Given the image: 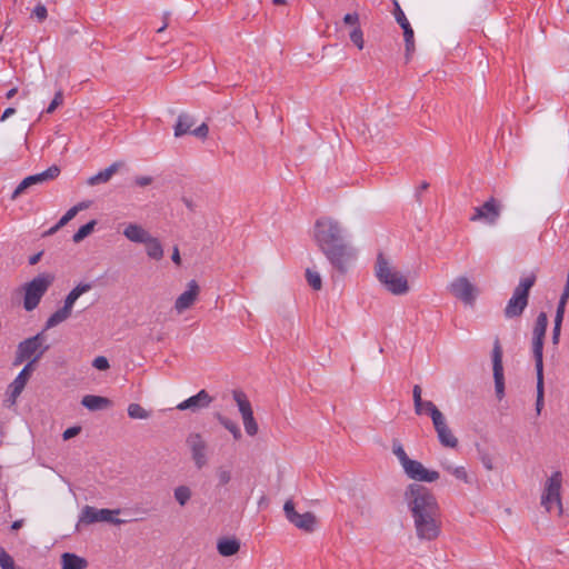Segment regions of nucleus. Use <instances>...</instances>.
Segmentation results:
<instances>
[{
    "instance_id": "nucleus-49",
    "label": "nucleus",
    "mask_w": 569,
    "mask_h": 569,
    "mask_svg": "<svg viewBox=\"0 0 569 569\" xmlns=\"http://www.w3.org/2000/svg\"><path fill=\"white\" fill-rule=\"evenodd\" d=\"M92 366L101 371L107 370L110 367L108 359L103 356L96 357L93 359Z\"/></svg>"
},
{
    "instance_id": "nucleus-4",
    "label": "nucleus",
    "mask_w": 569,
    "mask_h": 569,
    "mask_svg": "<svg viewBox=\"0 0 569 569\" xmlns=\"http://www.w3.org/2000/svg\"><path fill=\"white\" fill-rule=\"evenodd\" d=\"M536 282V276L522 278L515 288L511 298L503 309L506 319L520 318L529 303V291Z\"/></svg>"
},
{
    "instance_id": "nucleus-46",
    "label": "nucleus",
    "mask_w": 569,
    "mask_h": 569,
    "mask_svg": "<svg viewBox=\"0 0 569 569\" xmlns=\"http://www.w3.org/2000/svg\"><path fill=\"white\" fill-rule=\"evenodd\" d=\"M0 567L2 569H16L12 557L0 547Z\"/></svg>"
},
{
    "instance_id": "nucleus-52",
    "label": "nucleus",
    "mask_w": 569,
    "mask_h": 569,
    "mask_svg": "<svg viewBox=\"0 0 569 569\" xmlns=\"http://www.w3.org/2000/svg\"><path fill=\"white\" fill-rule=\"evenodd\" d=\"M77 213V208L73 206L60 218V226H66L71 219L76 217Z\"/></svg>"
},
{
    "instance_id": "nucleus-1",
    "label": "nucleus",
    "mask_w": 569,
    "mask_h": 569,
    "mask_svg": "<svg viewBox=\"0 0 569 569\" xmlns=\"http://www.w3.org/2000/svg\"><path fill=\"white\" fill-rule=\"evenodd\" d=\"M315 240L332 268L342 274L349 270L357 253L337 220L327 217L318 219L315 223Z\"/></svg>"
},
{
    "instance_id": "nucleus-48",
    "label": "nucleus",
    "mask_w": 569,
    "mask_h": 569,
    "mask_svg": "<svg viewBox=\"0 0 569 569\" xmlns=\"http://www.w3.org/2000/svg\"><path fill=\"white\" fill-rule=\"evenodd\" d=\"M32 16H34L40 22L44 21L48 17V10L46 6L38 3L32 11Z\"/></svg>"
},
{
    "instance_id": "nucleus-36",
    "label": "nucleus",
    "mask_w": 569,
    "mask_h": 569,
    "mask_svg": "<svg viewBox=\"0 0 569 569\" xmlns=\"http://www.w3.org/2000/svg\"><path fill=\"white\" fill-rule=\"evenodd\" d=\"M216 417H217L218 421H219V422H220V423H221V425H222L227 430H229V431L232 433V436H233V438H234L236 440H239V439L241 438V430H240L239 426H238L234 421H232V420L228 419L227 417H224V416H222V415H220V413H217V416H216Z\"/></svg>"
},
{
    "instance_id": "nucleus-24",
    "label": "nucleus",
    "mask_w": 569,
    "mask_h": 569,
    "mask_svg": "<svg viewBox=\"0 0 569 569\" xmlns=\"http://www.w3.org/2000/svg\"><path fill=\"white\" fill-rule=\"evenodd\" d=\"M123 234L132 242L143 243L149 240L150 233L144 230L141 226L136 223H130L123 230Z\"/></svg>"
},
{
    "instance_id": "nucleus-57",
    "label": "nucleus",
    "mask_w": 569,
    "mask_h": 569,
    "mask_svg": "<svg viewBox=\"0 0 569 569\" xmlns=\"http://www.w3.org/2000/svg\"><path fill=\"white\" fill-rule=\"evenodd\" d=\"M14 113H16V109H14V108H12V107H9V108H7V109L3 111V113H2V116H1V118H0V120H1V121H4V120H7L9 117L13 116Z\"/></svg>"
},
{
    "instance_id": "nucleus-42",
    "label": "nucleus",
    "mask_w": 569,
    "mask_h": 569,
    "mask_svg": "<svg viewBox=\"0 0 569 569\" xmlns=\"http://www.w3.org/2000/svg\"><path fill=\"white\" fill-rule=\"evenodd\" d=\"M392 452L399 459L402 467L410 460L402 445L398 440H395L392 443Z\"/></svg>"
},
{
    "instance_id": "nucleus-62",
    "label": "nucleus",
    "mask_w": 569,
    "mask_h": 569,
    "mask_svg": "<svg viewBox=\"0 0 569 569\" xmlns=\"http://www.w3.org/2000/svg\"><path fill=\"white\" fill-rule=\"evenodd\" d=\"M566 306L567 305H565V303L558 302L556 315L565 316Z\"/></svg>"
},
{
    "instance_id": "nucleus-55",
    "label": "nucleus",
    "mask_w": 569,
    "mask_h": 569,
    "mask_svg": "<svg viewBox=\"0 0 569 569\" xmlns=\"http://www.w3.org/2000/svg\"><path fill=\"white\" fill-rule=\"evenodd\" d=\"M134 182L139 187H147V186H149L152 182V178L151 177H147V176H144V177H137Z\"/></svg>"
},
{
    "instance_id": "nucleus-64",
    "label": "nucleus",
    "mask_w": 569,
    "mask_h": 569,
    "mask_svg": "<svg viewBox=\"0 0 569 569\" xmlns=\"http://www.w3.org/2000/svg\"><path fill=\"white\" fill-rule=\"evenodd\" d=\"M18 92V88L17 87H13L11 88L7 93H6V98L7 99H12Z\"/></svg>"
},
{
    "instance_id": "nucleus-38",
    "label": "nucleus",
    "mask_w": 569,
    "mask_h": 569,
    "mask_svg": "<svg viewBox=\"0 0 569 569\" xmlns=\"http://www.w3.org/2000/svg\"><path fill=\"white\" fill-rule=\"evenodd\" d=\"M174 499L180 506H184L191 498V490L188 486H179L174 489Z\"/></svg>"
},
{
    "instance_id": "nucleus-63",
    "label": "nucleus",
    "mask_w": 569,
    "mask_h": 569,
    "mask_svg": "<svg viewBox=\"0 0 569 569\" xmlns=\"http://www.w3.org/2000/svg\"><path fill=\"white\" fill-rule=\"evenodd\" d=\"M41 254H42V253H41V252H39V253H36V254L31 256V257L29 258V263H30L31 266H33V264H36V263H38V261L40 260Z\"/></svg>"
},
{
    "instance_id": "nucleus-15",
    "label": "nucleus",
    "mask_w": 569,
    "mask_h": 569,
    "mask_svg": "<svg viewBox=\"0 0 569 569\" xmlns=\"http://www.w3.org/2000/svg\"><path fill=\"white\" fill-rule=\"evenodd\" d=\"M191 451L192 460L198 469H202L208 463L207 442L198 432H192L186 440Z\"/></svg>"
},
{
    "instance_id": "nucleus-14",
    "label": "nucleus",
    "mask_w": 569,
    "mask_h": 569,
    "mask_svg": "<svg viewBox=\"0 0 569 569\" xmlns=\"http://www.w3.org/2000/svg\"><path fill=\"white\" fill-rule=\"evenodd\" d=\"M492 369L495 379L496 395L499 400L505 396V378H503V366H502V348L499 339L496 338L492 349Z\"/></svg>"
},
{
    "instance_id": "nucleus-34",
    "label": "nucleus",
    "mask_w": 569,
    "mask_h": 569,
    "mask_svg": "<svg viewBox=\"0 0 569 569\" xmlns=\"http://www.w3.org/2000/svg\"><path fill=\"white\" fill-rule=\"evenodd\" d=\"M441 467L458 480L463 481L465 483H471V478L469 477L465 467H453L449 462H441Z\"/></svg>"
},
{
    "instance_id": "nucleus-28",
    "label": "nucleus",
    "mask_w": 569,
    "mask_h": 569,
    "mask_svg": "<svg viewBox=\"0 0 569 569\" xmlns=\"http://www.w3.org/2000/svg\"><path fill=\"white\" fill-rule=\"evenodd\" d=\"M194 124V120L192 116L188 113H181L178 117L177 123L174 126V137H181L187 133H191V127Z\"/></svg>"
},
{
    "instance_id": "nucleus-17",
    "label": "nucleus",
    "mask_w": 569,
    "mask_h": 569,
    "mask_svg": "<svg viewBox=\"0 0 569 569\" xmlns=\"http://www.w3.org/2000/svg\"><path fill=\"white\" fill-rule=\"evenodd\" d=\"M501 213L500 202L491 197L481 207L475 208V213L471 216V221L483 220L488 224H495Z\"/></svg>"
},
{
    "instance_id": "nucleus-61",
    "label": "nucleus",
    "mask_w": 569,
    "mask_h": 569,
    "mask_svg": "<svg viewBox=\"0 0 569 569\" xmlns=\"http://www.w3.org/2000/svg\"><path fill=\"white\" fill-rule=\"evenodd\" d=\"M89 206H90L89 201H81L78 204H76L74 208H77V211L79 212L81 210L89 208Z\"/></svg>"
},
{
    "instance_id": "nucleus-22",
    "label": "nucleus",
    "mask_w": 569,
    "mask_h": 569,
    "mask_svg": "<svg viewBox=\"0 0 569 569\" xmlns=\"http://www.w3.org/2000/svg\"><path fill=\"white\" fill-rule=\"evenodd\" d=\"M111 403L112 402L110 399L94 395H87L81 400V405L90 411L107 409L111 406Z\"/></svg>"
},
{
    "instance_id": "nucleus-7",
    "label": "nucleus",
    "mask_w": 569,
    "mask_h": 569,
    "mask_svg": "<svg viewBox=\"0 0 569 569\" xmlns=\"http://www.w3.org/2000/svg\"><path fill=\"white\" fill-rule=\"evenodd\" d=\"M562 475L560 471H555L546 481L545 489L541 496V505L545 507L547 512L552 510V506L556 505L558 513H562L561 503V490Z\"/></svg>"
},
{
    "instance_id": "nucleus-20",
    "label": "nucleus",
    "mask_w": 569,
    "mask_h": 569,
    "mask_svg": "<svg viewBox=\"0 0 569 569\" xmlns=\"http://www.w3.org/2000/svg\"><path fill=\"white\" fill-rule=\"evenodd\" d=\"M200 292V287L196 280H190L187 284V290L182 292L174 302V309L178 313H182L191 308L196 302Z\"/></svg>"
},
{
    "instance_id": "nucleus-29",
    "label": "nucleus",
    "mask_w": 569,
    "mask_h": 569,
    "mask_svg": "<svg viewBox=\"0 0 569 569\" xmlns=\"http://www.w3.org/2000/svg\"><path fill=\"white\" fill-rule=\"evenodd\" d=\"M92 286L91 283H79L76 286L66 297L63 306L68 307L72 310V307L77 299L84 292H88L91 290Z\"/></svg>"
},
{
    "instance_id": "nucleus-25",
    "label": "nucleus",
    "mask_w": 569,
    "mask_h": 569,
    "mask_svg": "<svg viewBox=\"0 0 569 569\" xmlns=\"http://www.w3.org/2000/svg\"><path fill=\"white\" fill-rule=\"evenodd\" d=\"M217 550L222 557H231L240 550V541L237 538L219 539Z\"/></svg>"
},
{
    "instance_id": "nucleus-6",
    "label": "nucleus",
    "mask_w": 569,
    "mask_h": 569,
    "mask_svg": "<svg viewBox=\"0 0 569 569\" xmlns=\"http://www.w3.org/2000/svg\"><path fill=\"white\" fill-rule=\"evenodd\" d=\"M417 537L420 540H435L441 530L440 511L412 517Z\"/></svg>"
},
{
    "instance_id": "nucleus-12",
    "label": "nucleus",
    "mask_w": 569,
    "mask_h": 569,
    "mask_svg": "<svg viewBox=\"0 0 569 569\" xmlns=\"http://www.w3.org/2000/svg\"><path fill=\"white\" fill-rule=\"evenodd\" d=\"M59 174H60V168L58 166L53 164L40 173H36V174L26 177L12 192L11 199L16 200L20 194H22L30 187L53 180Z\"/></svg>"
},
{
    "instance_id": "nucleus-10",
    "label": "nucleus",
    "mask_w": 569,
    "mask_h": 569,
    "mask_svg": "<svg viewBox=\"0 0 569 569\" xmlns=\"http://www.w3.org/2000/svg\"><path fill=\"white\" fill-rule=\"evenodd\" d=\"M44 339H46L44 333H43V331H41V332L37 333L36 336L21 341L18 345L13 365L18 366V365L22 363L23 361H26V360L30 361L33 357H36V355L44 348V346H46V345H43Z\"/></svg>"
},
{
    "instance_id": "nucleus-31",
    "label": "nucleus",
    "mask_w": 569,
    "mask_h": 569,
    "mask_svg": "<svg viewBox=\"0 0 569 569\" xmlns=\"http://www.w3.org/2000/svg\"><path fill=\"white\" fill-rule=\"evenodd\" d=\"M233 400L236 401L239 411L242 417L248 416L249 413L253 412L251 408V403L248 400V397L246 393L241 390H233L232 391Z\"/></svg>"
},
{
    "instance_id": "nucleus-43",
    "label": "nucleus",
    "mask_w": 569,
    "mask_h": 569,
    "mask_svg": "<svg viewBox=\"0 0 569 569\" xmlns=\"http://www.w3.org/2000/svg\"><path fill=\"white\" fill-rule=\"evenodd\" d=\"M393 6H395L393 16L396 18V21L399 23V26L401 28L409 26L410 23L397 0H393Z\"/></svg>"
},
{
    "instance_id": "nucleus-5",
    "label": "nucleus",
    "mask_w": 569,
    "mask_h": 569,
    "mask_svg": "<svg viewBox=\"0 0 569 569\" xmlns=\"http://www.w3.org/2000/svg\"><path fill=\"white\" fill-rule=\"evenodd\" d=\"M53 279L52 274L41 273L24 284L23 308L27 311H32L38 307Z\"/></svg>"
},
{
    "instance_id": "nucleus-41",
    "label": "nucleus",
    "mask_w": 569,
    "mask_h": 569,
    "mask_svg": "<svg viewBox=\"0 0 569 569\" xmlns=\"http://www.w3.org/2000/svg\"><path fill=\"white\" fill-rule=\"evenodd\" d=\"M243 425L246 432L249 436H256L258 432V423L256 422L253 418V412L249 413L248 416L242 417Z\"/></svg>"
},
{
    "instance_id": "nucleus-30",
    "label": "nucleus",
    "mask_w": 569,
    "mask_h": 569,
    "mask_svg": "<svg viewBox=\"0 0 569 569\" xmlns=\"http://www.w3.org/2000/svg\"><path fill=\"white\" fill-rule=\"evenodd\" d=\"M71 309L63 306L62 308L58 309L56 312H53L46 322V329L53 328L58 326L59 323L63 322L71 316Z\"/></svg>"
},
{
    "instance_id": "nucleus-32",
    "label": "nucleus",
    "mask_w": 569,
    "mask_h": 569,
    "mask_svg": "<svg viewBox=\"0 0 569 569\" xmlns=\"http://www.w3.org/2000/svg\"><path fill=\"white\" fill-rule=\"evenodd\" d=\"M537 371V400H536V411L540 415L541 409L543 407V396H545V387H543V367H536Z\"/></svg>"
},
{
    "instance_id": "nucleus-13",
    "label": "nucleus",
    "mask_w": 569,
    "mask_h": 569,
    "mask_svg": "<svg viewBox=\"0 0 569 569\" xmlns=\"http://www.w3.org/2000/svg\"><path fill=\"white\" fill-rule=\"evenodd\" d=\"M50 346H44V348L36 355L19 372V375L16 377V379L10 383L9 390H10V397L12 398V402L16 401V398L20 396L22 390L24 389L31 372L33 371V366L36 362H38L43 353L48 351Z\"/></svg>"
},
{
    "instance_id": "nucleus-35",
    "label": "nucleus",
    "mask_w": 569,
    "mask_h": 569,
    "mask_svg": "<svg viewBox=\"0 0 569 569\" xmlns=\"http://www.w3.org/2000/svg\"><path fill=\"white\" fill-rule=\"evenodd\" d=\"M97 224V220H90L86 224L81 226L78 231L73 234L72 240L76 243L81 242L84 238L90 236Z\"/></svg>"
},
{
    "instance_id": "nucleus-16",
    "label": "nucleus",
    "mask_w": 569,
    "mask_h": 569,
    "mask_svg": "<svg viewBox=\"0 0 569 569\" xmlns=\"http://www.w3.org/2000/svg\"><path fill=\"white\" fill-rule=\"evenodd\" d=\"M113 513H119V510L96 509L94 507L86 506L82 509L80 521L84 523L106 521L113 525H121L124 522L122 519L113 518Z\"/></svg>"
},
{
    "instance_id": "nucleus-44",
    "label": "nucleus",
    "mask_w": 569,
    "mask_h": 569,
    "mask_svg": "<svg viewBox=\"0 0 569 569\" xmlns=\"http://www.w3.org/2000/svg\"><path fill=\"white\" fill-rule=\"evenodd\" d=\"M216 476L218 479V486L220 487L228 485L231 480V471L224 467L217 468Z\"/></svg>"
},
{
    "instance_id": "nucleus-27",
    "label": "nucleus",
    "mask_w": 569,
    "mask_h": 569,
    "mask_svg": "<svg viewBox=\"0 0 569 569\" xmlns=\"http://www.w3.org/2000/svg\"><path fill=\"white\" fill-rule=\"evenodd\" d=\"M62 569H86L88 567V561L70 552H64L61 556Z\"/></svg>"
},
{
    "instance_id": "nucleus-21",
    "label": "nucleus",
    "mask_w": 569,
    "mask_h": 569,
    "mask_svg": "<svg viewBox=\"0 0 569 569\" xmlns=\"http://www.w3.org/2000/svg\"><path fill=\"white\" fill-rule=\"evenodd\" d=\"M212 402V397L204 390H200L197 395L186 399L177 406L178 410H191L192 412L208 408Z\"/></svg>"
},
{
    "instance_id": "nucleus-45",
    "label": "nucleus",
    "mask_w": 569,
    "mask_h": 569,
    "mask_svg": "<svg viewBox=\"0 0 569 569\" xmlns=\"http://www.w3.org/2000/svg\"><path fill=\"white\" fill-rule=\"evenodd\" d=\"M350 40L359 50L363 49V33L360 27L353 28V30L350 32Z\"/></svg>"
},
{
    "instance_id": "nucleus-60",
    "label": "nucleus",
    "mask_w": 569,
    "mask_h": 569,
    "mask_svg": "<svg viewBox=\"0 0 569 569\" xmlns=\"http://www.w3.org/2000/svg\"><path fill=\"white\" fill-rule=\"evenodd\" d=\"M63 226H60V221L57 222V224H54L53 227H51L44 234L46 236H51L53 233H56L60 228H62Z\"/></svg>"
},
{
    "instance_id": "nucleus-47",
    "label": "nucleus",
    "mask_w": 569,
    "mask_h": 569,
    "mask_svg": "<svg viewBox=\"0 0 569 569\" xmlns=\"http://www.w3.org/2000/svg\"><path fill=\"white\" fill-rule=\"evenodd\" d=\"M62 102H63V93L61 90H59L54 93V97H53L52 101L50 102V104L48 106L46 112L52 113L60 104H62Z\"/></svg>"
},
{
    "instance_id": "nucleus-8",
    "label": "nucleus",
    "mask_w": 569,
    "mask_h": 569,
    "mask_svg": "<svg viewBox=\"0 0 569 569\" xmlns=\"http://www.w3.org/2000/svg\"><path fill=\"white\" fill-rule=\"evenodd\" d=\"M428 406L431 411L432 425L441 446L451 449L457 448L459 443L458 438L452 433L451 429L449 428L443 413L438 409L436 405Z\"/></svg>"
},
{
    "instance_id": "nucleus-9",
    "label": "nucleus",
    "mask_w": 569,
    "mask_h": 569,
    "mask_svg": "<svg viewBox=\"0 0 569 569\" xmlns=\"http://www.w3.org/2000/svg\"><path fill=\"white\" fill-rule=\"evenodd\" d=\"M548 327L546 312H540L536 319L532 331V352L536 367H543V341Z\"/></svg>"
},
{
    "instance_id": "nucleus-54",
    "label": "nucleus",
    "mask_w": 569,
    "mask_h": 569,
    "mask_svg": "<svg viewBox=\"0 0 569 569\" xmlns=\"http://www.w3.org/2000/svg\"><path fill=\"white\" fill-rule=\"evenodd\" d=\"M568 299H569V271L567 274V281H566L565 288L562 290V293L560 296L559 302L567 305Z\"/></svg>"
},
{
    "instance_id": "nucleus-53",
    "label": "nucleus",
    "mask_w": 569,
    "mask_h": 569,
    "mask_svg": "<svg viewBox=\"0 0 569 569\" xmlns=\"http://www.w3.org/2000/svg\"><path fill=\"white\" fill-rule=\"evenodd\" d=\"M80 431H81V427H79V426H73V427L66 429L62 435L63 440H69L71 438L78 436L80 433Z\"/></svg>"
},
{
    "instance_id": "nucleus-3",
    "label": "nucleus",
    "mask_w": 569,
    "mask_h": 569,
    "mask_svg": "<svg viewBox=\"0 0 569 569\" xmlns=\"http://www.w3.org/2000/svg\"><path fill=\"white\" fill-rule=\"evenodd\" d=\"M405 501L412 517L440 511L435 495L425 486L416 482L407 487Z\"/></svg>"
},
{
    "instance_id": "nucleus-58",
    "label": "nucleus",
    "mask_w": 569,
    "mask_h": 569,
    "mask_svg": "<svg viewBox=\"0 0 569 569\" xmlns=\"http://www.w3.org/2000/svg\"><path fill=\"white\" fill-rule=\"evenodd\" d=\"M171 259L178 266L181 263V257L178 247L173 248Z\"/></svg>"
},
{
    "instance_id": "nucleus-39",
    "label": "nucleus",
    "mask_w": 569,
    "mask_h": 569,
    "mask_svg": "<svg viewBox=\"0 0 569 569\" xmlns=\"http://www.w3.org/2000/svg\"><path fill=\"white\" fill-rule=\"evenodd\" d=\"M306 279H307L308 284L313 290H320L322 288V280H321L319 272H317L310 268H307L306 269Z\"/></svg>"
},
{
    "instance_id": "nucleus-59",
    "label": "nucleus",
    "mask_w": 569,
    "mask_h": 569,
    "mask_svg": "<svg viewBox=\"0 0 569 569\" xmlns=\"http://www.w3.org/2000/svg\"><path fill=\"white\" fill-rule=\"evenodd\" d=\"M481 461L486 469L491 470L493 468L491 458L489 456H483Z\"/></svg>"
},
{
    "instance_id": "nucleus-40",
    "label": "nucleus",
    "mask_w": 569,
    "mask_h": 569,
    "mask_svg": "<svg viewBox=\"0 0 569 569\" xmlns=\"http://www.w3.org/2000/svg\"><path fill=\"white\" fill-rule=\"evenodd\" d=\"M128 415L132 419H148L150 417L149 411L139 403H130L128 407Z\"/></svg>"
},
{
    "instance_id": "nucleus-51",
    "label": "nucleus",
    "mask_w": 569,
    "mask_h": 569,
    "mask_svg": "<svg viewBox=\"0 0 569 569\" xmlns=\"http://www.w3.org/2000/svg\"><path fill=\"white\" fill-rule=\"evenodd\" d=\"M343 22L346 24H350V26H353V28L356 27H360L359 24V14L357 12H353V13H347L345 17H343Z\"/></svg>"
},
{
    "instance_id": "nucleus-19",
    "label": "nucleus",
    "mask_w": 569,
    "mask_h": 569,
    "mask_svg": "<svg viewBox=\"0 0 569 569\" xmlns=\"http://www.w3.org/2000/svg\"><path fill=\"white\" fill-rule=\"evenodd\" d=\"M402 468L405 473L416 481L433 482L440 477L438 471L426 469L418 460L410 459Z\"/></svg>"
},
{
    "instance_id": "nucleus-23",
    "label": "nucleus",
    "mask_w": 569,
    "mask_h": 569,
    "mask_svg": "<svg viewBox=\"0 0 569 569\" xmlns=\"http://www.w3.org/2000/svg\"><path fill=\"white\" fill-rule=\"evenodd\" d=\"M122 164H123L122 162H113L112 164H110L104 170L99 171L97 174L90 177L87 180V183L89 186H97V184H100V183L108 182L111 179V177L119 170V168Z\"/></svg>"
},
{
    "instance_id": "nucleus-33",
    "label": "nucleus",
    "mask_w": 569,
    "mask_h": 569,
    "mask_svg": "<svg viewBox=\"0 0 569 569\" xmlns=\"http://www.w3.org/2000/svg\"><path fill=\"white\" fill-rule=\"evenodd\" d=\"M147 246V254L154 260H160L163 257V249L158 239L149 237V240L144 241Z\"/></svg>"
},
{
    "instance_id": "nucleus-18",
    "label": "nucleus",
    "mask_w": 569,
    "mask_h": 569,
    "mask_svg": "<svg viewBox=\"0 0 569 569\" xmlns=\"http://www.w3.org/2000/svg\"><path fill=\"white\" fill-rule=\"evenodd\" d=\"M450 292L466 305H473L476 288L467 277L456 278L449 286Z\"/></svg>"
},
{
    "instance_id": "nucleus-56",
    "label": "nucleus",
    "mask_w": 569,
    "mask_h": 569,
    "mask_svg": "<svg viewBox=\"0 0 569 569\" xmlns=\"http://www.w3.org/2000/svg\"><path fill=\"white\" fill-rule=\"evenodd\" d=\"M560 333H561V328L559 327H553L552 329V343L555 346H557L559 343V340H560Z\"/></svg>"
},
{
    "instance_id": "nucleus-37",
    "label": "nucleus",
    "mask_w": 569,
    "mask_h": 569,
    "mask_svg": "<svg viewBox=\"0 0 569 569\" xmlns=\"http://www.w3.org/2000/svg\"><path fill=\"white\" fill-rule=\"evenodd\" d=\"M403 30L406 58L409 59L410 54L415 51V33L411 26L401 28Z\"/></svg>"
},
{
    "instance_id": "nucleus-26",
    "label": "nucleus",
    "mask_w": 569,
    "mask_h": 569,
    "mask_svg": "<svg viewBox=\"0 0 569 569\" xmlns=\"http://www.w3.org/2000/svg\"><path fill=\"white\" fill-rule=\"evenodd\" d=\"M421 393H422L421 387L419 385L413 386L412 397H413L415 412L418 416L428 413L431 417V411H430L428 405H435V403L430 400L423 401L421 398Z\"/></svg>"
},
{
    "instance_id": "nucleus-2",
    "label": "nucleus",
    "mask_w": 569,
    "mask_h": 569,
    "mask_svg": "<svg viewBox=\"0 0 569 569\" xmlns=\"http://www.w3.org/2000/svg\"><path fill=\"white\" fill-rule=\"evenodd\" d=\"M375 272L377 279L392 295L402 296L409 291L407 278L392 267L382 252L377 256Z\"/></svg>"
},
{
    "instance_id": "nucleus-50",
    "label": "nucleus",
    "mask_w": 569,
    "mask_h": 569,
    "mask_svg": "<svg viewBox=\"0 0 569 569\" xmlns=\"http://www.w3.org/2000/svg\"><path fill=\"white\" fill-rule=\"evenodd\" d=\"M208 133H209V128L206 123H201L198 128H196L194 130L191 131V134H193L198 138H201V139H206L208 137Z\"/></svg>"
},
{
    "instance_id": "nucleus-11",
    "label": "nucleus",
    "mask_w": 569,
    "mask_h": 569,
    "mask_svg": "<svg viewBox=\"0 0 569 569\" xmlns=\"http://www.w3.org/2000/svg\"><path fill=\"white\" fill-rule=\"evenodd\" d=\"M283 511L288 521L298 529L303 530L306 532H312L315 530L317 522L316 516L309 511L305 513H299L298 511H296L292 500H287L284 502Z\"/></svg>"
}]
</instances>
